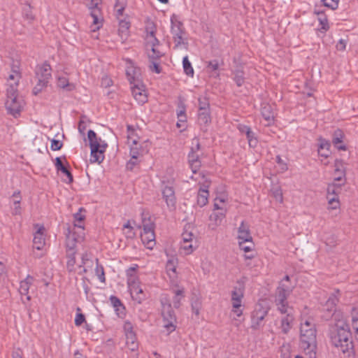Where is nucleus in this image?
I'll return each mask as SVG.
<instances>
[{"instance_id": "3c124183", "label": "nucleus", "mask_w": 358, "mask_h": 358, "mask_svg": "<svg viewBox=\"0 0 358 358\" xmlns=\"http://www.w3.org/2000/svg\"><path fill=\"white\" fill-rule=\"evenodd\" d=\"M96 262H98V259H96ZM95 273L98 277V279L100 280V282H105L106 278H105L103 267L101 265H99L98 263H97L96 267L95 268Z\"/></svg>"}, {"instance_id": "e433bc0d", "label": "nucleus", "mask_w": 358, "mask_h": 358, "mask_svg": "<svg viewBox=\"0 0 358 358\" xmlns=\"http://www.w3.org/2000/svg\"><path fill=\"white\" fill-rule=\"evenodd\" d=\"M100 13V9L92 10L90 12V15L93 18V24L95 26V27L93 29L94 31H95L97 29H99L100 27L102 26L101 20H100L99 19Z\"/></svg>"}, {"instance_id": "7ed1b4c3", "label": "nucleus", "mask_w": 358, "mask_h": 358, "mask_svg": "<svg viewBox=\"0 0 358 358\" xmlns=\"http://www.w3.org/2000/svg\"><path fill=\"white\" fill-rule=\"evenodd\" d=\"M341 292L339 289H335L329 296L328 299L323 306V313L322 317L326 321L331 320L337 322L343 319V314L336 309L337 303L339 301Z\"/></svg>"}, {"instance_id": "f3484780", "label": "nucleus", "mask_w": 358, "mask_h": 358, "mask_svg": "<svg viewBox=\"0 0 358 358\" xmlns=\"http://www.w3.org/2000/svg\"><path fill=\"white\" fill-rule=\"evenodd\" d=\"M129 66L127 67L126 75L128 80L131 84L134 83L138 78H140V69L134 66V63L131 59L127 60Z\"/></svg>"}, {"instance_id": "f8f14e48", "label": "nucleus", "mask_w": 358, "mask_h": 358, "mask_svg": "<svg viewBox=\"0 0 358 358\" xmlns=\"http://www.w3.org/2000/svg\"><path fill=\"white\" fill-rule=\"evenodd\" d=\"M51 66L46 62L42 64L41 66H37L35 70L36 78L37 79L43 80L49 82L52 77L51 75Z\"/></svg>"}, {"instance_id": "de8ad7c7", "label": "nucleus", "mask_w": 358, "mask_h": 358, "mask_svg": "<svg viewBox=\"0 0 358 358\" xmlns=\"http://www.w3.org/2000/svg\"><path fill=\"white\" fill-rule=\"evenodd\" d=\"M214 210H217L223 212H227L225 206V200L222 198L216 197L214 202Z\"/></svg>"}, {"instance_id": "4d7b16f0", "label": "nucleus", "mask_w": 358, "mask_h": 358, "mask_svg": "<svg viewBox=\"0 0 358 358\" xmlns=\"http://www.w3.org/2000/svg\"><path fill=\"white\" fill-rule=\"evenodd\" d=\"M127 6V1L122 0V6L118 8V3L115 4V10L116 11V16L120 20V17L123 15L124 10Z\"/></svg>"}, {"instance_id": "6ab92c4d", "label": "nucleus", "mask_w": 358, "mask_h": 358, "mask_svg": "<svg viewBox=\"0 0 358 358\" xmlns=\"http://www.w3.org/2000/svg\"><path fill=\"white\" fill-rule=\"evenodd\" d=\"M109 299L117 315L120 317H124L126 315L125 307L120 301V299L113 295L110 296Z\"/></svg>"}, {"instance_id": "0eeeda50", "label": "nucleus", "mask_w": 358, "mask_h": 358, "mask_svg": "<svg viewBox=\"0 0 358 358\" xmlns=\"http://www.w3.org/2000/svg\"><path fill=\"white\" fill-rule=\"evenodd\" d=\"M293 289V285H284V283H282L276 289L275 303L278 310L285 315L293 312L292 308L289 306L287 302V298L292 292Z\"/></svg>"}, {"instance_id": "37998d69", "label": "nucleus", "mask_w": 358, "mask_h": 358, "mask_svg": "<svg viewBox=\"0 0 358 358\" xmlns=\"http://www.w3.org/2000/svg\"><path fill=\"white\" fill-rule=\"evenodd\" d=\"M343 138L344 134L343 131L340 129H337L336 130L334 131L333 134L332 143L334 145H337V144L342 143Z\"/></svg>"}, {"instance_id": "680f3d73", "label": "nucleus", "mask_w": 358, "mask_h": 358, "mask_svg": "<svg viewBox=\"0 0 358 358\" xmlns=\"http://www.w3.org/2000/svg\"><path fill=\"white\" fill-rule=\"evenodd\" d=\"M275 162L280 166L282 172H284L288 169L287 163L280 157V156L278 155L276 157Z\"/></svg>"}, {"instance_id": "423d86ee", "label": "nucleus", "mask_w": 358, "mask_h": 358, "mask_svg": "<svg viewBox=\"0 0 358 358\" xmlns=\"http://www.w3.org/2000/svg\"><path fill=\"white\" fill-rule=\"evenodd\" d=\"M87 138L91 148L92 162L101 163L104 159V152L108 144L102 141L101 138H98L96 134L93 130H89L87 132Z\"/></svg>"}, {"instance_id": "f03ea898", "label": "nucleus", "mask_w": 358, "mask_h": 358, "mask_svg": "<svg viewBox=\"0 0 358 358\" xmlns=\"http://www.w3.org/2000/svg\"><path fill=\"white\" fill-rule=\"evenodd\" d=\"M300 342L301 348L309 358H316V329L315 324L308 320L301 324Z\"/></svg>"}, {"instance_id": "ddd939ff", "label": "nucleus", "mask_w": 358, "mask_h": 358, "mask_svg": "<svg viewBox=\"0 0 358 358\" xmlns=\"http://www.w3.org/2000/svg\"><path fill=\"white\" fill-rule=\"evenodd\" d=\"M162 196L168 207H175L176 196L173 187L166 185L162 189Z\"/></svg>"}, {"instance_id": "393cba45", "label": "nucleus", "mask_w": 358, "mask_h": 358, "mask_svg": "<svg viewBox=\"0 0 358 358\" xmlns=\"http://www.w3.org/2000/svg\"><path fill=\"white\" fill-rule=\"evenodd\" d=\"M343 184H340V182H334L329 184L327 186V199L329 197L337 196L338 197V194L341 191Z\"/></svg>"}, {"instance_id": "4be33fe9", "label": "nucleus", "mask_w": 358, "mask_h": 358, "mask_svg": "<svg viewBox=\"0 0 358 358\" xmlns=\"http://www.w3.org/2000/svg\"><path fill=\"white\" fill-rule=\"evenodd\" d=\"M146 40L148 45H150L151 50L152 52V54L149 55V58L150 59H157L160 58L163 55V54L156 49V46L159 45V40L156 38V36L153 38H150Z\"/></svg>"}, {"instance_id": "4c0bfd02", "label": "nucleus", "mask_w": 358, "mask_h": 358, "mask_svg": "<svg viewBox=\"0 0 358 358\" xmlns=\"http://www.w3.org/2000/svg\"><path fill=\"white\" fill-rule=\"evenodd\" d=\"M319 141L320 145L318 149L325 150V153H321V156L327 158L330 154L329 148L331 147V143L329 141L322 138L319 139Z\"/></svg>"}, {"instance_id": "052dcab7", "label": "nucleus", "mask_w": 358, "mask_h": 358, "mask_svg": "<svg viewBox=\"0 0 358 358\" xmlns=\"http://www.w3.org/2000/svg\"><path fill=\"white\" fill-rule=\"evenodd\" d=\"M83 211L85 212V210L83 208H80L78 212L73 215L75 222H81L85 220V215L82 214Z\"/></svg>"}, {"instance_id": "aec40b11", "label": "nucleus", "mask_w": 358, "mask_h": 358, "mask_svg": "<svg viewBox=\"0 0 358 358\" xmlns=\"http://www.w3.org/2000/svg\"><path fill=\"white\" fill-rule=\"evenodd\" d=\"M294 320L293 313H287L281 318L280 329L283 334H287L292 327Z\"/></svg>"}, {"instance_id": "bb28decb", "label": "nucleus", "mask_w": 358, "mask_h": 358, "mask_svg": "<svg viewBox=\"0 0 358 358\" xmlns=\"http://www.w3.org/2000/svg\"><path fill=\"white\" fill-rule=\"evenodd\" d=\"M34 282V278L29 275L27 276V278L20 282L19 292L22 295H27L29 293V289L30 285Z\"/></svg>"}, {"instance_id": "8fccbe9b", "label": "nucleus", "mask_w": 358, "mask_h": 358, "mask_svg": "<svg viewBox=\"0 0 358 358\" xmlns=\"http://www.w3.org/2000/svg\"><path fill=\"white\" fill-rule=\"evenodd\" d=\"M238 245L240 249L246 253L252 252L254 248V243L252 242V240L250 241V242L244 243H243V241H238Z\"/></svg>"}, {"instance_id": "c03bdc74", "label": "nucleus", "mask_w": 358, "mask_h": 358, "mask_svg": "<svg viewBox=\"0 0 358 358\" xmlns=\"http://www.w3.org/2000/svg\"><path fill=\"white\" fill-rule=\"evenodd\" d=\"M226 213L220 210L218 213H213L210 215V220L214 221L216 225H219L225 217Z\"/></svg>"}, {"instance_id": "49530a36", "label": "nucleus", "mask_w": 358, "mask_h": 358, "mask_svg": "<svg viewBox=\"0 0 358 358\" xmlns=\"http://www.w3.org/2000/svg\"><path fill=\"white\" fill-rule=\"evenodd\" d=\"M199 110H210L209 100L206 96H201L198 99Z\"/></svg>"}, {"instance_id": "c9c22d12", "label": "nucleus", "mask_w": 358, "mask_h": 358, "mask_svg": "<svg viewBox=\"0 0 358 358\" xmlns=\"http://www.w3.org/2000/svg\"><path fill=\"white\" fill-rule=\"evenodd\" d=\"M127 344L129 348L134 351L138 348V343L136 342V336L135 333H129L128 334H125Z\"/></svg>"}, {"instance_id": "69168bd1", "label": "nucleus", "mask_w": 358, "mask_h": 358, "mask_svg": "<svg viewBox=\"0 0 358 358\" xmlns=\"http://www.w3.org/2000/svg\"><path fill=\"white\" fill-rule=\"evenodd\" d=\"M145 31H157V27L154 22L150 20H148L145 22Z\"/></svg>"}, {"instance_id": "a211bd4d", "label": "nucleus", "mask_w": 358, "mask_h": 358, "mask_svg": "<svg viewBox=\"0 0 358 358\" xmlns=\"http://www.w3.org/2000/svg\"><path fill=\"white\" fill-rule=\"evenodd\" d=\"M208 185H203L199 189L197 194V205L203 207L208 203L209 192Z\"/></svg>"}, {"instance_id": "1a4fd4ad", "label": "nucleus", "mask_w": 358, "mask_h": 358, "mask_svg": "<svg viewBox=\"0 0 358 358\" xmlns=\"http://www.w3.org/2000/svg\"><path fill=\"white\" fill-rule=\"evenodd\" d=\"M6 108L9 114L17 117L20 115L22 108V101L20 99L18 96L7 99Z\"/></svg>"}, {"instance_id": "09e8293b", "label": "nucleus", "mask_w": 358, "mask_h": 358, "mask_svg": "<svg viewBox=\"0 0 358 358\" xmlns=\"http://www.w3.org/2000/svg\"><path fill=\"white\" fill-rule=\"evenodd\" d=\"M22 15L23 17L29 22L32 21L34 19V16L32 13L31 7L30 5H26L22 9Z\"/></svg>"}, {"instance_id": "774afa93", "label": "nucleus", "mask_w": 358, "mask_h": 358, "mask_svg": "<svg viewBox=\"0 0 358 358\" xmlns=\"http://www.w3.org/2000/svg\"><path fill=\"white\" fill-rule=\"evenodd\" d=\"M347 43L348 41L346 39L341 38L336 45V50L338 51H344L346 48Z\"/></svg>"}, {"instance_id": "f704fd0d", "label": "nucleus", "mask_w": 358, "mask_h": 358, "mask_svg": "<svg viewBox=\"0 0 358 358\" xmlns=\"http://www.w3.org/2000/svg\"><path fill=\"white\" fill-rule=\"evenodd\" d=\"M12 201L14 205L15 214L20 213V202L22 197L20 191L15 192L11 196Z\"/></svg>"}, {"instance_id": "79ce46f5", "label": "nucleus", "mask_w": 358, "mask_h": 358, "mask_svg": "<svg viewBox=\"0 0 358 358\" xmlns=\"http://www.w3.org/2000/svg\"><path fill=\"white\" fill-rule=\"evenodd\" d=\"M17 86H18V80L14 82L13 84L9 85L7 88V99L13 98L17 96Z\"/></svg>"}, {"instance_id": "72a5a7b5", "label": "nucleus", "mask_w": 358, "mask_h": 358, "mask_svg": "<svg viewBox=\"0 0 358 358\" xmlns=\"http://www.w3.org/2000/svg\"><path fill=\"white\" fill-rule=\"evenodd\" d=\"M130 27V22L125 19H120L119 20V29L118 32L120 35L121 38H127V36H122V34H125L128 32L129 29Z\"/></svg>"}, {"instance_id": "c756f323", "label": "nucleus", "mask_w": 358, "mask_h": 358, "mask_svg": "<svg viewBox=\"0 0 358 358\" xmlns=\"http://www.w3.org/2000/svg\"><path fill=\"white\" fill-rule=\"evenodd\" d=\"M57 86L66 91H72L75 88L73 83H70L69 79L65 76H59L57 78Z\"/></svg>"}, {"instance_id": "6e6d98bb", "label": "nucleus", "mask_w": 358, "mask_h": 358, "mask_svg": "<svg viewBox=\"0 0 358 358\" xmlns=\"http://www.w3.org/2000/svg\"><path fill=\"white\" fill-rule=\"evenodd\" d=\"M180 249L184 251L185 255H189L194 251L192 242H182L181 243Z\"/></svg>"}, {"instance_id": "4468645a", "label": "nucleus", "mask_w": 358, "mask_h": 358, "mask_svg": "<svg viewBox=\"0 0 358 358\" xmlns=\"http://www.w3.org/2000/svg\"><path fill=\"white\" fill-rule=\"evenodd\" d=\"M188 162L193 173H196L200 169L201 162L199 155L195 152L193 148H191V151L188 154Z\"/></svg>"}, {"instance_id": "a18cd8bd", "label": "nucleus", "mask_w": 358, "mask_h": 358, "mask_svg": "<svg viewBox=\"0 0 358 358\" xmlns=\"http://www.w3.org/2000/svg\"><path fill=\"white\" fill-rule=\"evenodd\" d=\"M48 83L45 80L38 79L37 83L33 88V94L34 95L39 94L44 88L47 87Z\"/></svg>"}, {"instance_id": "338daca9", "label": "nucleus", "mask_w": 358, "mask_h": 358, "mask_svg": "<svg viewBox=\"0 0 358 358\" xmlns=\"http://www.w3.org/2000/svg\"><path fill=\"white\" fill-rule=\"evenodd\" d=\"M207 68L211 71H215L219 69V62L217 59L209 61L207 64Z\"/></svg>"}, {"instance_id": "e2e57ef3", "label": "nucleus", "mask_w": 358, "mask_h": 358, "mask_svg": "<svg viewBox=\"0 0 358 358\" xmlns=\"http://www.w3.org/2000/svg\"><path fill=\"white\" fill-rule=\"evenodd\" d=\"M166 269L168 273L173 272V273H176V265H175V260L173 259H169L166 264Z\"/></svg>"}, {"instance_id": "5fc2aeb1", "label": "nucleus", "mask_w": 358, "mask_h": 358, "mask_svg": "<svg viewBox=\"0 0 358 358\" xmlns=\"http://www.w3.org/2000/svg\"><path fill=\"white\" fill-rule=\"evenodd\" d=\"M323 6L331 8V10H336L338 6L339 0H321Z\"/></svg>"}, {"instance_id": "603ef678", "label": "nucleus", "mask_w": 358, "mask_h": 358, "mask_svg": "<svg viewBox=\"0 0 358 358\" xmlns=\"http://www.w3.org/2000/svg\"><path fill=\"white\" fill-rule=\"evenodd\" d=\"M66 178L63 179V181L67 184H71L73 181V175L69 169L65 166L60 171Z\"/></svg>"}, {"instance_id": "9b49d317", "label": "nucleus", "mask_w": 358, "mask_h": 358, "mask_svg": "<svg viewBox=\"0 0 358 358\" xmlns=\"http://www.w3.org/2000/svg\"><path fill=\"white\" fill-rule=\"evenodd\" d=\"M243 297V294L241 290H237L235 288L231 292V301H232V311L236 313L238 317H240L243 314V311L241 309V300Z\"/></svg>"}, {"instance_id": "ea45409f", "label": "nucleus", "mask_w": 358, "mask_h": 358, "mask_svg": "<svg viewBox=\"0 0 358 358\" xmlns=\"http://www.w3.org/2000/svg\"><path fill=\"white\" fill-rule=\"evenodd\" d=\"M184 297V290L177 289L174 291V296L173 298V303L175 308H178L180 306V301Z\"/></svg>"}, {"instance_id": "412c9836", "label": "nucleus", "mask_w": 358, "mask_h": 358, "mask_svg": "<svg viewBox=\"0 0 358 358\" xmlns=\"http://www.w3.org/2000/svg\"><path fill=\"white\" fill-rule=\"evenodd\" d=\"M314 13L318 16L317 20L319 21L320 27L317 28V30L320 32L324 34L329 29L328 19H327V16L325 15V14L324 13L323 11H320V10H315L314 11Z\"/></svg>"}, {"instance_id": "0e129e2a", "label": "nucleus", "mask_w": 358, "mask_h": 358, "mask_svg": "<svg viewBox=\"0 0 358 358\" xmlns=\"http://www.w3.org/2000/svg\"><path fill=\"white\" fill-rule=\"evenodd\" d=\"M63 146V143L62 141L56 139H52L51 141L50 148L52 150L56 151L60 150Z\"/></svg>"}, {"instance_id": "2f4dec72", "label": "nucleus", "mask_w": 358, "mask_h": 358, "mask_svg": "<svg viewBox=\"0 0 358 358\" xmlns=\"http://www.w3.org/2000/svg\"><path fill=\"white\" fill-rule=\"evenodd\" d=\"M76 238L75 237L74 234H71V231H69V234L66 236V253H76Z\"/></svg>"}, {"instance_id": "dca6fc26", "label": "nucleus", "mask_w": 358, "mask_h": 358, "mask_svg": "<svg viewBox=\"0 0 358 358\" xmlns=\"http://www.w3.org/2000/svg\"><path fill=\"white\" fill-rule=\"evenodd\" d=\"M238 241L250 242L252 240L249 226L246 224L244 221L241 222L238 229Z\"/></svg>"}, {"instance_id": "5701e85b", "label": "nucleus", "mask_w": 358, "mask_h": 358, "mask_svg": "<svg viewBox=\"0 0 358 358\" xmlns=\"http://www.w3.org/2000/svg\"><path fill=\"white\" fill-rule=\"evenodd\" d=\"M131 92L135 99L141 104H143L148 101V97L145 90L138 87L136 84L131 87Z\"/></svg>"}, {"instance_id": "58836bf2", "label": "nucleus", "mask_w": 358, "mask_h": 358, "mask_svg": "<svg viewBox=\"0 0 358 358\" xmlns=\"http://www.w3.org/2000/svg\"><path fill=\"white\" fill-rule=\"evenodd\" d=\"M182 66L185 73L190 77L194 76V69L191 62L189 61L188 56L186 55L182 59Z\"/></svg>"}, {"instance_id": "bf43d9fd", "label": "nucleus", "mask_w": 358, "mask_h": 358, "mask_svg": "<svg viewBox=\"0 0 358 358\" xmlns=\"http://www.w3.org/2000/svg\"><path fill=\"white\" fill-rule=\"evenodd\" d=\"M329 204L330 206V208L333 210H336L339 208L340 203L338 197L337 196H332L329 197Z\"/></svg>"}, {"instance_id": "473e14b6", "label": "nucleus", "mask_w": 358, "mask_h": 358, "mask_svg": "<svg viewBox=\"0 0 358 358\" xmlns=\"http://www.w3.org/2000/svg\"><path fill=\"white\" fill-rule=\"evenodd\" d=\"M234 78L233 80L236 83L238 87H241L245 83V73L243 70L237 69L233 71Z\"/></svg>"}, {"instance_id": "a878e982", "label": "nucleus", "mask_w": 358, "mask_h": 358, "mask_svg": "<svg viewBox=\"0 0 358 358\" xmlns=\"http://www.w3.org/2000/svg\"><path fill=\"white\" fill-rule=\"evenodd\" d=\"M211 122L210 110H199L198 123L201 127H206Z\"/></svg>"}, {"instance_id": "13d9d810", "label": "nucleus", "mask_w": 358, "mask_h": 358, "mask_svg": "<svg viewBox=\"0 0 358 358\" xmlns=\"http://www.w3.org/2000/svg\"><path fill=\"white\" fill-rule=\"evenodd\" d=\"M127 280L129 289L139 284L138 278L136 275H128Z\"/></svg>"}, {"instance_id": "6e6552de", "label": "nucleus", "mask_w": 358, "mask_h": 358, "mask_svg": "<svg viewBox=\"0 0 358 358\" xmlns=\"http://www.w3.org/2000/svg\"><path fill=\"white\" fill-rule=\"evenodd\" d=\"M268 314V310L261 305H257L251 315V328L257 330L262 327V321Z\"/></svg>"}, {"instance_id": "9d476101", "label": "nucleus", "mask_w": 358, "mask_h": 358, "mask_svg": "<svg viewBox=\"0 0 358 358\" xmlns=\"http://www.w3.org/2000/svg\"><path fill=\"white\" fill-rule=\"evenodd\" d=\"M334 181L340 182L344 185L346 182L345 167L344 162L341 159H336L334 162Z\"/></svg>"}, {"instance_id": "f257e3e1", "label": "nucleus", "mask_w": 358, "mask_h": 358, "mask_svg": "<svg viewBox=\"0 0 358 358\" xmlns=\"http://www.w3.org/2000/svg\"><path fill=\"white\" fill-rule=\"evenodd\" d=\"M329 336L331 343L343 353H354V344L349 324L342 319L331 324Z\"/></svg>"}, {"instance_id": "7c9ffc66", "label": "nucleus", "mask_w": 358, "mask_h": 358, "mask_svg": "<svg viewBox=\"0 0 358 358\" xmlns=\"http://www.w3.org/2000/svg\"><path fill=\"white\" fill-rule=\"evenodd\" d=\"M141 238L143 244L149 249H152L155 245V234H141Z\"/></svg>"}, {"instance_id": "a19ab883", "label": "nucleus", "mask_w": 358, "mask_h": 358, "mask_svg": "<svg viewBox=\"0 0 358 358\" xmlns=\"http://www.w3.org/2000/svg\"><path fill=\"white\" fill-rule=\"evenodd\" d=\"M75 254L73 252H69L66 254V257L68 258L66 262V268L69 272H72L75 271V264H76V257Z\"/></svg>"}, {"instance_id": "2eb2a0df", "label": "nucleus", "mask_w": 358, "mask_h": 358, "mask_svg": "<svg viewBox=\"0 0 358 358\" xmlns=\"http://www.w3.org/2000/svg\"><path fill=\"white\" fill-rule=\"evenodd\" d=\"M45 228L43 226H40L34 236L33 245L34 248L38 250H42L45 245V235L43 231Z\"/></svg>"}, {"instance_id": "c85d7f7f", "label": "nucleus", "mask_w": 358, "mask_h": 358, "mask_svg": "<svg viewBox=\"0 0 358 358\" xmlns=\"http://www.w3.org/2000/svg\"><path fill=\"white\" fill-rule=\"evenodd\" d=\"M142 224L143 231L141 234H155V224L150 220V217L147 219L143 213H142Z\"/></svg>"}, {"instance_id": "39448f33", "label": "nucleus", "mask_w": 358, "mask_h": 358, "mask_svg": "<svg viewBox=\"0 0 358 358\" xmlns=\"http://www.w3.org/2000/svg\"><path fill=\"white\" fill-rule=\"evenodd\" d=\"M171 33L175 43L173 48L178 49L182 45L185 50L188 49V40L185 35V29L183 23L180 20L179 17L173 14L171 17Z\"/></svg>"}, {"instance_id": "b1692460", "label": "nucleus", "mask_w": 358, "mask_h": 358, "mask_svg": "<svg viewBox=\"0 0 358 358\" xmlns=\"http://www.w3.org/2000/svg\"><path fill=\"white\" fill-rule=\"evenodd\" d=\"M261 114L264 119L267 121L268 124L271 123L274 120V112L273 107L268 103H264L262 105Z\"/></svg>"}, {"instance_id": "864d4df0", "label": "nucleus", "mask_w": 358, "mask_h": 358, "mask_svg": "<svg viewBox=\"0 0 358 358\" xmlns=\"http://www.w3.org/2000/svg\"><path fill=\"white\" fill-rule=\"evenodd\" d=\"M137 141L136 140L133 141V145L135 146H131L130 148V156L134 159H138V156L140 155V150L136 146L137 145Z\"/></svg>"}, {"instance_id": "cd10ccee", "label": "nucleus", "mask_w": 358, "mask_h": 358, "mask_svg": "<svg viewBox=\"0 0 358 358\" xmlns=\"http://www.w3.org/2000/svg\"><path fill=\"white\" fill-rule=\"evenodd\" d=\"M130 292L133 299L136 301L138 303H141L145 299V295L139 284L130 288Z\"/></svg>"}, {"instance_id": "20e7f679", "label": "nucleus", "mask_w": 358, "mask_h": 358, "mask_svg": "<svg viewBox=\"0 0 358 358\" xmlns=\"http://www.w3.org/2000/svg\"><path fill=\"white\" fill-rule=\"evenodd\" d=\"M162 305V315L164 320V327L168 334L175 331L176 328V315L172 308L171 300L167 294H162L160 296Z\"/></svg>"}]
</instances>
